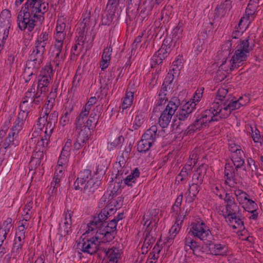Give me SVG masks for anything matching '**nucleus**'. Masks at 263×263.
I'll return each instance as SVG.
<instances>
[{"mask_svg": "<svg viewBox=\"0 0 263 263\" xmlns=\"http://www.w3.org/2000/svg\"><path fill=\"white\" fill-rule=\"evenodd\" d=\"M48 3L42 0H28L19 12L17 23L22 31L32 32L36 26L37 20L42 21L44 15L48 11Z\"/></svg>", "mask_w": 263, "mask_h": 263, "instance_id": "1", "label": "nucleus"}, {"mask_svg": "<svg viewBox=\"0 0 263 263\" xmlns=\"http://www.w3.org/2000/svg\"><path fill=\"white\" fill-rule=\"evenodd\" d=\"M240 105L237 102H227L221 105L217 103H213L209 109L205 110L200 117L197 118L194 122L188 126L186 130V134L191 135L201 130L206 126L208 123L227 118Z\"/></svg>", "mask_w": 263, "mask_h": 263, "instance_id": "2", "label": "nucleus"}, {"mask_svg": "<svg viewBox=\"0 0 263 263\" xmlns=\"http://www.w3.org/2000/svg\"><path fill=\"white\" fill-rule=\"evenodd\" d=\"M109 212L107 209H103L97 217H95L93 219L87 224L88 230L85 234L92 235L95 233L99 236L102 242H110L115 238L116 231L106 225L105 220L108 218Z\"/></svg>", "mask_w": 263, "mask_h": 263, "instance_id": "3", "label": "nucleus"}, {"mask_svg": "<svg viewBox=\"0 0 263 263\" xmlns=\"http://www.w3.org/2000/svg\"><path fill=\"white\" fill-rule=\"evenodd\" d=\"M252 48L250 46L249 37L243 40H240L236 47V50L232 59L230 61L229 69H226L224 63L226 61L223 62L219 67L217 72V79L221 81L226 77V74L223 73L221 75L222 72L221 70H224L227 73H229L232 70L238 68L240 66L243 64L244 62L246 61L249 55L250 51Z\"/></svg>", "mask_w": 263, "mask_h": 263, "instance_id": "4", "label": "nucleus"}, {"mask_svg": "<svg viewBox=\"0 0 263 263\" xmlns=\"http://www.w3.org/2000/svg\"><path fill=\"white\" fill-rule=\"evenodd\" d=\"M99 184V181H95V178L93 177L91 170L89 169L81 171L74 182V189L76 190H83V192L88 196L93 194L98 188Z\"/></svg>", "mask_w": 263, "mask_h": 263, "instance_id": "5", "label": "nucleus"}, {"mask_svg": "<svg viewBox=\"0 0 263 263\" xmlns=\"http://www.w3.org/2000/svg\"><path fill=\"white\" fill-rule=\"evenodd\" d=\"M100 241L101 240L99 236L95 234L94 236L90 238L86 239L81 237L76 241L74 247L80 255L83 252L92 255L97 253L98 251L102 250V247L99 246Z\"/></svg>", "mask_w": 263, "mask_h": 263, "instance_id": "6", "label": "nucleus"}, {"mask_svg": "<svg viewBox=\"0 0 263 263\" xmlns=\"http://www.w3.org/2000/svg\"><path fill=\"white\" fill-rule=\"evenodd\" d=\"M180 104V100L174 97L168 102L165 109L162 112L158 120V123L162 128H166L169 125L172 116Z\"/></svg>", "mask_w": 263, "mask_h": 263, "instance_id": "7", "label": "nucleus"}, {"mask_svg": "<svg viewBox=\"0 0 263 263\" xmlns=\"http://www.w3.org/2000/svg\"><path fill=\"white\" fill-rule=\"evenodd\" d=\"M99 108L97 106L93 110L89 118L88 115L89 114L81 110L79 116L76 118L74 125L75 127H87L93 128L96 126L99 116Z\"/></svg>", "mask_w": 263, "mask_h": 263, "instance_id": "8", "label": "nucleus"}, {"mask_svg": "<svg viewBox=\"0 0 263 263\" xmlns=\"http://www.w3.org/2000/svg\"><path fill=\"white\" fill-rule=\"evenodd\" d=\"M53 70L51 64L47 65L42 68L39 76L37 89L41 90V93L48 90V86L51 80Z\"/></svg>", "mask_w": 263, "mask_h": 263, "instance_id": "9", "label": "nucleus"}, {"mask_svg": "<svg viewBox=\"0 0 263 263\" xmlns=\"http://www.w3.org/2000/svg\"><path fill=\"white\" fill-rule=\"evenodd\" d=\"M120 6L121 5L117 1H109L106 6V12L102 16V25H109L114 18L115 13H117L118 15H120L122 11V9H120Z\"/></svg>", "mask_w": 263, "mask_h": 263, "instance_id": "10", "label": "nucleus"}, {"mask_svg": "<svg viewBox=\"0 0 263 263\" xmlns=\"http://www.w3.org/2000/svg\"><path fill=\"white\" fill-rule=\"evenodd\" d=\"M190 232L201 240H207L211 236L210 230L203 221L193 223Z\"/></svg>", "mask_w": 263, "mask_h": 263, "instance_id": "11", "label": "nucleus"}, {"mask_svg": "<svg viewBox=\"0 0 263 263\" xmlns=\"http://www.w3.org/2000/svg\"><path fill=\"white\" fill-rule=\"evenodd\" d=\"M66 43L55 42L54 49L52 52L53 59L52 63L56 67L61 65L66 58V51H64L63 46Z\"/></svg>", "mask_w": 263, "mask_h": 263, "instance_id": "12", "label": "nucleus"}, {"mask_svg": "<svg viewBox=\"0 0 263 263\" xmlns=\"http://www.w3.org/2000/svg\"><path fill=\"white\" fill-rule=\"evenodd\" d=\"M228 90L227 89L221 87L219 88V89L217 91V96H216V99L219 100L220 102H214V103H218L219 105L223 104L225 103L229 102H239L240 105H239V107L237 108H236V109H239L241 106H243L245 104L243 103L242 101V98H240L238 100H234L230 99V97L229 95H228Z\"/></svg>", "mask_w": 263, "mask_h": 263, "instance_id": "13", "label": "nucleus"}, {"mask_svg": "<svg viewBox=\"0 0 263 263\" xmlns=\"http://www.w3.org/2000/svg\"><path fill=\"white\" fill-rule=\"evenodd\" d=\"M101 251L105 253V259L107 263H117L119 259L120 258V251L117 248L112 247L108 249L102 248Z\"/></svg>", "mask_w": 263, "mask_h": 263, "instance_id": "14", "label": "nucleus"}, {"mask_svg": "<svg viewBox=\"0 0 263 263\" xmlns=\"http://www.w3.org/2000/svg\"><path fill=\"white\" fill-rule=\"evenodd\" d=\"M207 246L209 247L211 253L216 256L226 255L228 251V247L224 243H218L209 241Z\"/></svg>", "mask_w": 263, "mask_h": 263, "instance_id": "15", "label": "nucleus"}, {"mask_svg": "<svg viewBox=\"0 0 263 263\" xmlns=\"http://www.w3.org/2000/svg\"><path fill=\"white\" fill-rule=\"evenodd\" d=\"M67 29L66 24L62 20H58L57 21L56 33L54 35L55 42L66 43L65 37Z\"/></svg>", "mask_w": 263, "mask_h": 263, "instance_id": "16", "label": "nucleus"}, {"mask_svg": "<svg viewBox=\"0 0 263 263\" xmlns=\"http://www.w3.org/2000/svg\"><path fill=\"white\" fill-rule=\"evenodd\" d=\"M177 40L171 36L166 37L163 41L162 45L159 49V52L168 55L171 51L175 47Z\"/></svg>", "mask_w": 263, "mask_h": 263, "instance_id": "17", "label": "nucleus"}, {"mask_svg": "<svg viewBox=\"0 0 263 263\" xmlns=\"http://www.w3.org/2000/svg\"><path fill=\"white\" fill-rule=\"evenodd\" d=\"M224 200L227 213H234L239 211V206L235 202L234 197L230 193H226Z\"/></svg>", "mask_w": 263, "mask_h": 263, "instance_id": "18", "label": "nucleus"}, {"mask_svg": "<svg viewBox=\"0 0 263 263\" xmlns=\"http://www.w3.org/2000/svg\"><path fill=\"white\" fill-rule=\"evenodd\" d=\"M196 104L194 102L187 103L184 104L182 108L179 110L177 117L179 121H184L191 115L195 109Z\"/></svg>", "mask_w": 263, "mask_h": 263, "instance_id": "19", "label": "nucleus"}, {"mask_svg": "<svg viewBox=\"0 0 263 263\" xmlns=\"http://www.w3.org/2000/svg\"><path fill=\"white\" fill-rule=\"evenodd\" d=\"M231 0H225L218 5L215 10V14L218 17H223L232 8Z\"/></svg>", "mask_w": 263, "mask_h": 263, "instance_id": "20", "label": "nucleus"}, {"mask_svg": "<svg viewBox=\"0 0 263 263\" xmlns=\"http://www.w3.org/2000/svg\"><path fill=\"white\" fill-rule=\"evenodd\" d=\"M46 51L45 48L39 47L35 45L31 50L28 59L42 63L44 59V54Z\"/></svg>", "mask_w": 263, "mask_h": 263, "instance_id": "21", "label": "nucleus"}, {"mask_svg": "<svg viewBox=\"0 0 263 263\" xmlns=\"http://www.w3.org/2000/svg\"><path fill=\"white\" fill-rule=\"evenodd\" d=\"M207 165L201 164L198 167L192 177L193 183L201 185L203 181V178L206 174Z\"/></svg>", "mask_w": 263, "mask_h": 263, "instance_id": "22", "label": "nucleus"}, {"mask_svg": "<svg viewBox=\"0 0 263 263\" xmlns=\"http://www.w3.org/2000/svg\"><path fill=\"white\" fill-rule=\"evenodd\" d=\"M93 129V128L86 126L84 128H78V127H75L76 133L77 134L76 139H78L79 142H84L86 143L90 135V129Z\"/></svg>", "mask_w": 263, "mask_h": 263, "instance_id": "23", "label": "nucleus"}, {"mask_svg": "<svg viewBox=\"0 0 263 263\" xmlns=\"http://www.w3.org/2000/svg\"><path fill=\"white\" fill-rule=\"evenodd\" d=\"M153 1L154 0H147L139 6V10H140L139 16L143 20L151 13L153 7L152 4H151V1ZM155 2L157 4H159L161 2V0H155Z\"/></svg>", "mask_w": 263, "mask_h": 263, "instance_id": "24", "label": "nucleus"}, {"mask_svg": "<svg viewBox=\"0 0 263 263\" xmlns=\"http://www.w3.org/2000/svg\"><path fill=\"white\" fill-rule=\"evenodd\" d=\"M244 157L245 154L242 151H239L236 153L232 154L231 159L234 165L235 166L236 171L243 166L245 164Z\"/></svg>", "mask_w": 263, "mask_h": 263, "instance_id": "25", "label": "nucleus"}, {"mask_svg": "<svg viewBox=\"0 0 263 263\" xmlns=\"http://www.w3.org/2000/svg\"><path fill=\"white\" fill-rule=\"evenodd\" d=\"M224 176L226 178V183L229 186L234 185L235 183V169L232 165L230 164H227L225 166Z\"/></svg>", "mask_w": 263, "mask_h": 263, "instance_id": "26", "label": "nucleus"}, {"mask_svg": "<svg viewBox=\"0 0 263 263\" xmlns=\"http://www.w3.org/2000/svg\"><path fill=\"white\" fill-rule=\"evenodd\" d=\"M112 52V48L111 47H107L104 49L102 60L100 63V67L102 70L106 69L109 65Z\"/></svg>", "mask_w": 263, "mask_h": 263, "instance_id": "27", "label": "nucleus"}, {"mask_svg": "<svg viewBox=\"0 0 263 263\" xmlns=\"http://www.w3.org/2000/svg\"><path fill=\"white\" fill-rule=\"evenodd\" d=\"M45 150L36 147L33 151L30 163L31 164H34L35 166H39L42 160L44 158V152Z\"/></svg>", "mask_w": 263, "mask_h": 263, "instance_id": "28", "label": "nucleus"}, {"mask_svg": "<svg viewBox=\"0 0 263 263\" xmlns=\"http://www.w3.org/2000/svg\"><path fill=\"white\" fill-rule=\"evenodd\" d=\"M140 176V171L138 168H135L133 172L124 179V183L128 186H133L137 184V180Z\"/></svg>", "mask_w": 263, "mask_h": 263, "instance_id": "29", "label": "nucleus"}, {"mask_svg": "<svg viewBox=\"0 0 263 263\" xmlns=\"http://www.w3.org/2000/svg\"><path fill=\"white\" fill-rule=\"evenodd\" d=\"M26 118L25 115L23 113V114H18L14 124L11 129V132L13 133V134H16L18 136L19 133L23 129L24 121L26 120Z\"/></svg>", "mask_w": 263, "mask_h": 263, "instance_id": "30", "label": "nucleus"}, {"mask_svg": "<svg viewBox=\"0 0 263 263\" xmlns=\"http://www.w3.org/2000/svg\"><path fill=\"white\" fill-rule=\"evenodd\" d=\"M157 125H152L149 129L146 130L142 137L150 141H152L154 143L157 137L159 136V134L160 133V132H159V133L157 134Z\"/></svg>", "mask_w": 263, "mask_h": 263, "instance_id": "31", "label": "nucleus"}, {"mask_svg": "<svg viewBox=\"0 0 263 263\" xmlns=\"http://www.w3.org/2000/svg\"><path fill=\"white\" fill-rule=\"evenodd\" d=\"M19 140H18V136L11 132V131L9 133L8 136L5 140V142L3 144V147L4 149H6L9 146L11 145L16 146L18 145Z\"/></svg>", "mask_w": 263, "mask_h": 263, "instance_id": "32", "label": "nucleus"}, {"mask_svg": "<svg viewBox=\"0 0 263 263\" xmlns=\"http://www.w3.org/2000/svg\"><path fill=\"white\" fill-rule=\"evenodd\" d=\"M192 170L191 164H185L176 177V181H178L179 183L180 182L187 179L189 175L191 174Z\"/></svg>", "mask_w": 263, "mask_h": 263, "instance_id": "33", "label": "nucleus"}, {"mask_svg": "<svg viewBox=\"0 0 263 263\" xmlns=\"http://www.w3.org/2000/svg\"><path fill=\"white\" fill-rule=\"evenodd\" d=\"M49 33L46 31H43L40 35H39L35 41V45L45 48L49 39Z\"/></svg>", "mask_w": 263, "mask_h": 263, "instance_id": "34", "label": "nucleus"}, {"mask_svg": "<svg viewBox=\"0 0 263 263\" xmlns=\"http://www.w3.org/2000/svg\"><path fill=\"white\" fill-rule=\"evenodd\" d=\"M152 141H150L142 137L141 140L138 142L137 150L140 153H146L153 145Z\"/></svg>", "mask_w": 263, "mask_h": 263, "instance_id": "35", "label": "nucleus"}, {"mask_svg": "<svg viewBox=\"0 0 263 263\" xmlns=\"http://www.w3.org/2000/svg\"><path fill=\"white\" fill-rule=\"evenodd\" d=\"M168 55L167 54H163L159 52V49L154 54L151 61V66L152 68L155 67L157 65L161 64L163 60L165 59Z\"/></svg>", "mask_w": 263, "mask_h": 263, "instance_id": "36", "label": "nucleus"}, {"mask_svg": "<svg viewBox=\"0 0 263 263\" xmlns=\"http://www.w3.org/2000/svg\"><path fill=\"white\" fill-rule=\"evenodd\" d=\"M199 247L197 242L187 235L184 239V249L187 251L192 250L193 251Z\"/></svg>", "mask_w": 263, "mask_h": 263, "instance_id": "37", "label": "nucleus"}, {"mask_svg": "<svg viewBox=\"0 0 263 263\" xmlns=\"http://www.w3.org/2000/svg\"><path fill=\"white\" fill-rule=\"evenodd\" d=\"M134 91H126L122 104L123 110L127 109L132 105L134 100Z\"/></svg>", "mask_w": 263, "mask_h": 263, "instance_id": "38", "label": "nucleus"}, {"mask_svg": "<svg viewBox=\"0 0 263 263\" xmlns=\"http://www.w3.org/2000/svg\"><path fill=\"white\" fill-rule=\"evenodd\" d=\"M175 74L172 72H168L163 83L161 88H164L166 91H168L172 89V83L174 79Z\"/></svg>", "mask_w": 263, "mask_h": 263, "instance_id": "39", "label": "nucleus"}, {"mask_svg": "<svg viewBox=\"0 0 263 263\" xmlns=\"http://www.w3.org/2000/svg\"><path fill=\"white\" fill-rule=\"evenodd\" d=\"M42 63L28 59L25 69H28L29 71L37 74Z\"/></svg>", "mask_w": 263, "mask_h": 263, "instance_id": "40", "label": "nucleus"}, {"mask_svg": "<svg viewBox=\"0 0 263 263\" xmlns=\"http://www.w3.org/2000/svg\"><path fill=\"white\" fill-rule=\"evenodd\" d=\"M155 240L152 236L150 237V232L146 234L145 239L141 248L142 254H146L149 249L151 248Z\"/></svg>", "mask_w": 263, "mask_h": 263, "instance_id": "41", "label": "nucleus"}, {"mask_svg": "<svg viewBox=\"0 0 263 263\" xmlns=\"http://www.w3.org/2000/svg\"><path fill=\"white\" fill-rule=\"evenodd\" d=\"M23 243H24L22 242H19L14 240V243L11 251V255H13V262L16 261V256L21 252Z\"/></svg>", "mask_w": 263, "mask_h": 263, "instance_id": "42", "label": "nucleus"}, {"mask_svg": "<svg viewBox=\"0 0 263 263\" xmlns=\"http://www.w3.org/2000/svg\"><path fill=\"white\" fill-rule=\"evenodd\" d=\"M73 110L72 108H65L63 111V114L60 118V123L63 126H65L70 123V115Z\"/></svg>", "mask_w": 263, "mask_h": 263, "instance_id": "43", "label": "nucleus"}, {"mask_svg": "<svg viewBox=\"0 0 263 263\" xmlns=\"http://www.w3.org/2000/svg\"><path fill=\"white\" fill-rule=\"evenodd\" d=\"M252 132V138L255 143H258L260 146H263V136H261L259 131L256 127L250 126Z\"/></svg>", "mask_w": 263, "mask_h": 263, "instance_id": "44", "label": "nucleus"}, {"mask_svg": "<svg viewBox=\"0 0 263 263\" xmlns=\"http://www.w3.org/2000/svg\"><path fill=\"white\" fill-rule=\"evenodd\" d=\"M144 114L141 111H138L134 119L133 128L135 130L138 129L142 124L144 121Z\"/></svg>", "mask_w": 263, "mask_h": 263, "instance_id": "45", "label": "nucleus"}, {"mask_svg": "<svg viewBox=\"0 0 263 263\" xmlns=\"http://www.w3.org/2000/svg\"><path fill=\"white\" fill-rule=\"evenodd\" d=\"M20 112L18 114H24L25 115V117L27 118L28 115L30 110H31V104L30 103V102H28L27 100H23L22 103L20 104Z\"/></svg>", "mask_w": 263, "mask_h": 263, "instance_id": "46", "label": "nucleus"}, {"mask_svg": "<svg viewBox=\"0 0 263 263\" xmlns=\"http://www.w3.org/2000/svg\"><path fill=\"white\" fill-rule=\"evenodd\" d=\"M173 7L171 6H166L161 11V18L163 23L167 22L172 14Z\"/></svg>", "mask_w": 263, "mask_h": 263, "instance_id": "47", "label": "nucleus"}, {"mask_svg": "<svg viewBox=\"0 0 263 263\" xmlns=\"http://www.w3.org/2000/svg\"><path fill=\"white\" fill-rule=\"evenodd\" d=\"M42 93H41V90L37 89L36 96L30 103L31 104V107L35 108L36 107H40V104L42 103L43 100V98L42 96Z\"/></svg>", "mask_w": 263, "mask_h": 263, "instance_id": "48", "label": "nucleus"}, {"mask_svg": "<svg viewBox=\"0 0 263 263\" xmlns=\"http://www.w3.org/2000/svg\"><path fill=\"white\" fill-rule=\"evenodd\" d=\"M257 170V166L255 165V161L251 158L247 159V166L245 167L244 170L246 172V175L251 174L253 175V172Z\"/></svg>", "mask_w": 263, "mask_h": 263, "instance_id": "49", "label": "nucleus"}, {"mask_svg": "<svg viewBox=\"0 0 263 263\" xmlns=\"http://www.w3.org/2000/svg\"><path fill=\"white\" fill-rule=\"evenodd\" d=\"M125 162L123 159L122 160H119L118 164H116V167L117 170V177H120L123 174L126 175L127 172V168L125 166Z\"/></svg>", "mask_w": 263, "mask_h": 263, "instance_id": "50", "label": "nucleus"}, {"mask_svg": "<svg viewBox=\"0 0 263 263\" xmlns=\"http://www.w3.org/2000/svg\"><path fill=\"white\" fill-rule=\"evenodd\" d=\"M168 91H166L164 88H161L159 91L157 102L156 103L157 106H161L164 104L167 101V98L166 97Z\"/></svg>", "mask_w": 263, "mask_h": 263, "instance_id": "51", "label": "nucleus"}, {"mask_svg": "<svg viewBox=\"0 0 263 263\" xmlns=\"http://www.w3.org/2000/svg\"><path fill=\"white\" fill-rule=\"evenodd\" d=\"M182 67V62L181 59H177L173 62L170 71H173V74L178 75L180 69Z\"/></svg>", "mask_w": 263, "mask_h": 263, "instance_id": "52", "label": "nucleus"}, {"mask_svg": "<svg viewBox=\"0 0 263 263\" xmlns=\"http://www.w3.org/2000/svg\"><path fill=\"white\" fill-rule=\"evenodd\" d=\"M235 195L237 197V200L239 202L240 204H242L245 201H248V195L245 192L238 190L235 192Z\"/></svg>", "mask_w": 263, "mask_h": 263, "instance_id": "53", "label": "nucleus"}, {"mask_svg": "<svg viewBox=\"0 0 263 263\" xmlns=\"http://www.w3.org/2000/svg\"><path fill=\"white\" fill-rule=\"evenodd\" d=\"M66 151H62L61 153L58 162L59 165H65L68 161L69 153Z\"/></svg>", "mask_w": 263, "mask_h": 263, "instance_id": "54", "label": "nucleus"}, {"mask_svg": "<svg viewBox=\"0 0 263 263\" xmlns=\"http://www.w3.org/2000/svg\"><path fill=\"white\" fill-rule=\"evenodd\" d=\"M229 151L232 153H235L239 151H242L241 146L237 144L233 140H229L228 141Z\"/></svg>", "mask_w": 263, "mask_h": 263, "instance_id": "55", "label": "nucleus"}, {"mask_svg": "<svg viewBox=\"0 0 263 263\" xmlns=\"http://www.w3.org/2000/svg\"><path fill=\"white\" fill-rule=\"evenodd\" d=\"M200 190V185L192 183L189 185V188L187 191V193L197 196Z\"/></svg>", "mask_w": 263, "mask_h": 263, "instance_id": "56", "label": "nucleus"}, {"mask_svg": "<svg viewBox=\"0 0 263 263\" xmlns=\"http://www.w3.org/2000/svg\"><path fill=\"white\" fill-rule=\"evenodd\" d=\"M71 224L72 222L62 220L60 224V229L62 231H63L64 233L68 234L71 231Z\"/></svg>", "mask_w": 263, "mask_h": 263, "instance_id": "57", "label": "nucleus"}, {"mask_svg": "<svg viewBox=\"0 0 263 263\" xmlns=\"http://www.w3.org/2000/svg\"><path fill=\"white\" fill-rule=\"evenodd\" d=\"M80 80H81V78L80 76L79 77L77 74H76L74 76L73 81H72V86L69 90L71 93H74L75 92L77 88L80 85Z\"/></svg>", "mask_w": 263, "mask_h": 263, "instance_id": "58", "label": "nucleus"}, {"mask_svg": "<svg viewBox=\"0 0 263 263\" xmlns=\"http://www.w3.org/2000/svg\"><path fill=\"white\" fill-rule=\"evenodd\" d=\"M35 96L36 92H35V88L32 86L30 90H28L25 93L23 100H27L28 102H30Z\"/></svg>", "mask_w": 263, "mask_h": 263, "instance_id": "59", "label": "nucleus"}, {"mask_svg": "<svg viewBox=\"0 0 263 263\" xmlns=\"http://www.w3.org/2000/svg\"><path fill=\"white\" fill-rule=\"evenodd\" d=\"M121 140H123V137L122 136H118L113 141L108 143L107 148L110 151L112 150L120 144Z\"/></svg>", "mask_w": 263, "mask_h": 263, "instance_id": "60", "label": "nucleus"}, {"mask_svg": "<svg viewBox=\"0 0 263 263\" xmlns=\"http://www.w3.org/2000/svg\"><path fill=\"white\" fill-rule=\"evenodd\" d=\"M12 226V219L11 218H8L3 222V226L0 228V229L3 230V231L6 232V233L8 234Z\"/></svg>", "mask_w": 263, "mask_h": 263, "instance_id": "61", "label": "nucleus"}, {"mask_svg": "<svg viewBox=\"0 0 263 263\" xmlns=\"http://www.w3.org/2000/svg\"><path fill=\"white\" fill-rule=\"evenodd\" d=\"M181 121H174L172 124L173 131L176 133H180L182 130V126L183 124L181 122Z\"/></svg>", "mask_w": 263, "mask_h": 263, "instance_id": "62", "label": "nucleus"}, {"mask_svg": "<svg viewBox=\"0 0 263 263\" xmlns=\"http://www.w3.org/2000/svg\"><path fill=\"white\" fill-rule=\"evenodd\" d=\"M83 19L82 22V25H83L82 28L84 29L89 25L90 18V12H86L83 15Z\"/></svg>", "mask_w": 263, "mask_h": 263, "instance_id": "63", "label": "nucleus"}, {"mask_svg": "<svg viewBox=\"0 0 263 263\" xmlns=\"http://www.w3.org/2000/svg\"><path fill=\"white\" fill-rule=\"evenodd\" d=\"M183 29L182 27L179 24L173 30V38L174 39L178 40L180 37V35H181Z\"/></svg>", "mask_w": 263, "mask_h": 263, "instance_id": "64", "label": "nucleus"}]
</instances>
